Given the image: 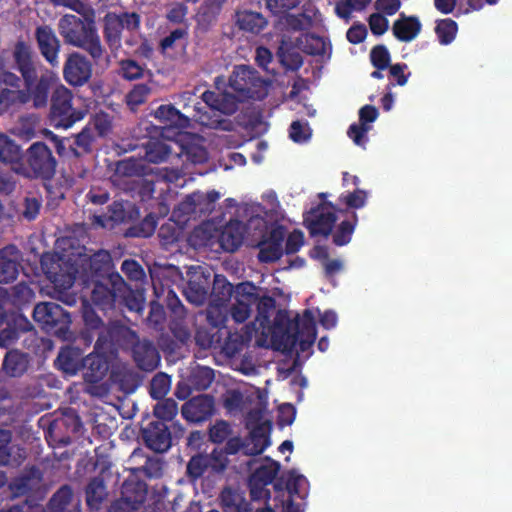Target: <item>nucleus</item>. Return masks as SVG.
I'll use <instances>...</instances> for the list:
<instances>
[{
	"label": "nucleus",
	"instance_id": "1",
	"mask_svg": "<svg viewBox=\"0 0 512 512\" xmlns=\"http://www.w3.org/2000/svg\"><path fill=\"white\" fill-rule=\"evenodd\" d=\"M213 300L207 310V318L214 326L224 324L227 319L228 306L235 322H244L251 313V307L257 303V316L253 323L256 333L264 337L273 336L275 331L271 317L274 314V300L271 297L259 299L257 289L250 283H241L235 288L224 278L214 279Z\"/></svg>",
	"mask_w": 512,
	"mask_h": 512
},
{
	"label": "nucleus",
	"instance_id": "2",
	"mask_svg": "<svg viewBox=\"0 0 512 512\" xmlns=\"http://www.w3.org/2000/svg\"><path fill=\"white\" fill-rule=\"evenodd\" d=\"M268 85L267 80L260 79L249 67L238 66L230 78L229 91L222 94L211 91L203 93L202 98L207 107L204 112L196 107L195 121L211 128L222 127L220 113H234L239 100L263 98L267 94Z\"/></svg>",
	"mask_w": 512,
	"mask_h": 512
},
{
	"label": "nucleus",
	"instance_id": "3",
	"mask_svg": "<svg viewBox=\"0 0 512 512\" xmlns=\"http://www.w3.org/2000/svg\"><path fill=\"white\" fill-rule=\"evenodd\" d=\"M321 15L315 9H306L302 14H288L284 24L292 35L284 36L278 50L281 63L288 69H297L302 64L300 51L308 54H325L329 44L322 37L304 34L306 31L321 23Z\"/></svg>",
	"mask_w": 512,
	"mask_h": 512
},
{
	"label": "nucleus",
	"instance_id": "4",
	"mask_svg": "<svg viewBox=\"0 0 512 512\" xmlns=\"http://www.w3.org/2000/svg\"><path fill=\"white\" fill-rule=\"evenodd\" d=\"M155 118L162 124L163 140H150L146 147V159L158 163L164 161L171 152H177L174 145L177 131L189 127L190 119L171 105H162L155 111Z\"/></svg>",
	"mask_w": 512,
	"mask_h": 512
},
{
	"label": "nucleus",
	"instance_id": "5",
	"mask_svg": "<svg viewBox=\"0 0 512 512\" xmlns=\"http://www.w3.org/2000/svg\"><path fill=\"white\" fill-rule=\"evenodd\" d=\"M93 260L86 254H45L41 259L42 268L47 278L61 292L69 289L76 280V274H80L78 267L86 272V267L92 265Z\"/></svg>",
	"mask_w": 512,
	"mask_h": 512
},
{
	"label": "nucleus",
	"instance_id": "6",
	"mask_svg": "<svg viewBox=\"0 0 512 512\" xmlns=\"http://www.w3.org/2000/svg\"><path fill=\"white\" fill-rule=\"evenodd\" d=\"M317 316L320 317V323L326 329L334 328L337 324V315L334 311L327 310L320 315L318 309L306 310L295 323L296 332L284 337L283 349L286 351H306L316 337L315 319Z\"/></svg>",
	"mask_w": 512,
	"mask_h": 512
},
{
	"label": "nucleus",
	"instance_id": "7",
	"mask_svg": "<svg viewBox=\"0 0 512 512\" xmlns=\"http://www.w3.org/2000/svg\"><path fill=\"white\" fill-rule=\"evenodd\" d=\"M59 32L67 43L87 50L93 58L101 57L102 46L91 21L65 15L59 21Z\"/></svg>",
	"mask_w": 512,
	"mask_h": 512
},
{
	"label": "nucleus",
	"instance_id": "8",
	"mask_svg": "<svg viewBox=\"0 0 512 512\" xmlns=\"http://www.w3.org/2000/svg\"><path fill=\"white\" fill-rule=\"evenodd\" d=\"M264 225L258 218H251L246 225L239 221L229 222L220 235V244L226 251L236 250L244 240L250 245L262 235Z\"/></svg>",
	"mask_w": 512,
	"mask_h": 512
},
{
	"label": "nucleus",
	"instance_id": "9",
	"mask_svg": "<svg viewBox=\"0 0 512 512\" xmlns=\"http://www.w3.org/2000/svg\"><path fill=\"white\" fill-rule=\"evenodd\" d=\"M26 158L29 167H24L18 162V165L13 168L16 173L26 177L48 176L54 170L55 160L52 157L51 151L43 143H34L29 148Z\"/></svg>",
	"mask_w": 512,
	"mask_h": 512
},
{
	"label": "nucleus",
	"instance_id": "10",
	"mask_svg": "<svg viewBox=\"0 0 512 512\" xmlns=\"http://www.w3.org/2000/svg\"><path fill=\"white\" fill-rule=\"evenodd\" d=\"M71 100V93L66 87L56 89L51 108V121L55 127L67 129L83 118V112L76 111Z\"/></svg>",
	"mask_w": 512,
	"mask_h": 512
},
{
	"label": "nucleus",
	"instance_id": "11",
	"mask_svg": "<svg viewBox=\"0 0 512 512\" xmlns=\"http://www.w3.org/2000/svg\"><path fill=\"white\" fill-rule=\"evenodd\" d=\"M270 425L266 420L250 431L247 439L242 442L239 438H231L227 443V453L234 454L243 451L247 455L262 453L270 445Z\"/></svg>",
	"mask_w": 512,
	"mask_h": 512
},
{
	"label": "nucleus",
	"instance_id": "12",
	"mask_svg": "<svg viewBox=\"0 0 512 512\" xmlns=\"http://www.w3.org/2000/svg\"><path fill=\"white\" fill-rule=\"evenodd\" d=\"M252 465L253 473L249 480L251 495L254 499H264L268 496L266 486L272 483L280 465L270 458L254 460Z\"/></svg>",
	"mask_w": 512,
	"mask_h": 512
},
{
	"label": "nucleus",
	"instance_id": "13",
	"mask_svg": "<svg viewBox=\"0 0 512 512\" xmlns=\"http://www.w3.org/2000/svg\"><path fill=\"white\" fill-rule=\"evenodd\" d=\"M220 198V193L210 191L208 193L195 192L187 196L174 210L173 217L183 223L189 219L190 215L208 212L212 205Z\"/></svg>",
	"mask_w": 512,
	"mask_h": 512
},
{
	"label": "nucleus",
	"instance_id": "14",
	"mask_svg": "<svg viewBox=\"0 0 512 512\" xmlns=\"http://www.w3.org/2000/svg\"><path fill=\"white\" fill-rule=\"evenodd\" d=\"M261 225H264L262 235L252 245L259 246L260 261H276L283 253L282 242L285 237V231L281 227L267 228V224L260 221Z\"/></svg>",
	"mask_w": 512,
	"mask_h": 512
},
{
	"label": "nucleus",
	"instance_id": "15",
	"mask_svg": "<svg viewBox=\"0 0 512 512\" xmlns=\"http://www.w3.org/2000/svg\"><path fill=\"white\" fill-rule=\"evenodd\" d=\"M26 83V92L23 93L22 102L33 101L35 107L44 106L47 102L48 91L57 81L58 76L51 71H45L37 79L35 71L29 77H23Z\"/></svg>",
	"mask_w": 512,
	"mask_h": 512
},
{
	"label": "nucleus",
	"instance_id": "16",
	"mask_svg": "<svg viewBox=\"0 0 512 512\" xmlns=\"http://www.w3.org/2000/svg\"><path fill=\"white\" fill-rule=\"evenodd\" d=\"M33 316L35 321L40 323L47 330H52L59 326L55 332L64 331L70 323V316L61 306L53 302L36 305Z\"/></svg>",
	"mask_w": 512,
	"mask_h": 512
},
{
	"label": "nucleus",
	"instance_id": "17",
	"mask_svg": "<svg viewBox=\"0 0 512 512\" xmlns=\"http://www.w3.org/2000/svg\"><path fill=\"white\" fill-rule=\"evenodd\" d=\"M187 285L184 294L187 300L195 305L202 304L210 285V273L201 266H192L186 272Z\"/></svg>",
	"mask_w": 512,
	"mask_h": 512
},
{
	"label": "nucleus",
	"instance_id": "18",
	"mask_svg": "<svg viewBox=\"0 0 512 512\" xmlns=\"http://www.w3.org/2000/svg\"><path fill=\"white\" fill-rule=\"evenodd\" d=\"M174 145L177 147V155H185L193 163H203L207 160V151L203 139L184 131V129L177 131V139H175Z\"/></svg>",
	"mask_w": 512,
	"mask_h": 512
},
{
	"label": "nucleus",
	"instance_id": "19",
	"mask_svg": "<svg viewBox=\"0 0 512 512\" xmlns=\"http://www.w3.org/2000/svg\"><path fill=\"white\" fill-rule=\"evenodd\" d=\"M336 210L330 205H321L309 211L305 216V224L312 235L327 236L333 223L338 218Z\"/></svg>",
	"mask_w": 512,
	"mask_h": 512
},
{
	"label": "nucleus",
	"instance_id": "20",
	"mask_svg": "<svg viewBox=\"0 0 512 512\" xmlns=\"http://www.w3.org/2000/svg\"><path fill=\"white\" fill-rule=\"evenodd\" d=\"M63 75L69 84L81 86L86 83L92 75L91 64L84 56L79 53H73L67 58Z\"/></svg>",
	"mask_w": 512,
	"mask_h": 512
},
{
	"label": "nucleus",
	"instance_id": "21",
	"mask_svg": "<svg viewBox=\"0 0 512 512\" xmlns=\"http://www.w3.org/2000/svg\"><path fill=\"white\" fill-rule=\"evenodd\" d=\"M378 111L374 106L366 105L359 111V123H354L348 130L349 137L361 147L367 143V133L371 130V124L377 119Z\"/></svg>",
	"mask_w": 512,
	"mask_h": 512
},
{
	"label": "nucleus",
	"instance_id": "22",
	"mask_svg": "<svg viewBox=\"0 0 512 512\" xmlns=\"http://www.w3.org/2000/svg\"><path fill=\"white\" fill-rule=\"evenodd\" d=\"M36 38L39 49L44 58L52 65H58V53L60 42L50 27L42 26L37 28Z\"/></svg>",
	"mask_w": 512,
	"mask_h": 512
},
{
	"label": "nucleus",
	"instance_id": "23",
	"mask_svg": "<svg viewBox=\"0 0 512 512\" xmlns=\"http://www.w3.org/2000/svg\"><path fill=\"white\" fill-rule=\"evenodd\" d=\"M213 400L207 395L195 397L182 407L183 417L190 422H201L212 414Z\"/></svg>",
	"mask_w": 512,
	"mask_h": 512
},
{
	"label": "nucleus",
	"instance_id": "24",
	"mask_svg": "<svg viewBox=\"0 0 512 512\" xmlns=\"http://www.w3.org/2000/svg\"><path fill=\"white\" fill-rule=\"evenodd\" d=\"M20 253L15 246H7L0 251V283H9L18 275Z\"/></svg>",
	"mask_w": 512,
	"mask_h": 512
},
{
	"label": "nucleus",
	"instance_id": "25",
	"mask_svg": "<svg viewBox=\"0 0 512 512\" xmlns=\"http://www.w3.org/2000/svg\"><path fill=\"white\" fill-rule=\"evenodd\" d=\"M260 208L263 217L257 215L255 218H258L262 223H266L267 228H271L272 224L282 217V210L277 196L272 191L263 194Z\"/></svg>",
	"mask_w": 512,
	"mask_h": 512
},
{
	"label": "nucleus",
	"instance_id": "26",
	"mask_svg": "<svg viewBox=\"0 0 512 512\" xmlns=\"http://www.w3.org/2000/svg\"><path fill=\"white\" fill-rule=\"evenodd\" d=\"M82 369L86 381L97 382L105 376L108 364L103 356L90 354L82 359Z\"/></svg>",
	"mask_w": 512,
	"mask_h": 512
},
{
	"label": "nucleus",
	"instance_id": "27",
	"mask_svg": "<svg viewBox=\"0 0 512 512\" xmlns=\"http://www.w3.org/2000/svg\"><path fill=\"white\" fill-rule=\"evenodd\" d=\"M210 465L215 470H222L227 464L226 457L222 453H214L209 461ZM208 465V458L206 456L198 455L193 457L188 464V473L190 476L197 478L202 475Z\"/></svg>",
	"mask_w": 512,
	"mask_h": 512
},
{
	"label": "nucleus",
	"instance_id": "28",
	"mask_svg": "<svg viewBox=\"0 0 512 512\" xmlns=\"http://www.w3.org/2000/svg\"><path fill=\"white\" fill-rule=\"evenodd\" d=\"M19 79L12 73H3V80L0 84V106L6 109L11 103L19 99L22 102L23 93L12 89L16 87Z\"/></svg>",
	"mask_w": 512,
	"mask_h": 512
},
{
	"label": "nucleus",
	"instance_id": "29",
	"mask_svg": "<svg viewBox=\"0 0 512 512\" xmlns=\"http://www.w3.org/2000/svg\"><path fill=\"white\" fill-rule=\"evenodd\" d=\"M421 30V23L418 18L410 16V17H401L398 19L393 25V33L394 35L401 41H411L413 40Z\"/></svg>",
	"mask_w": 512,
	"mask_h": 512
},
{
	"label": "nucleus",
	"instance_id": "30",
	"mask_svg": "<svg viewBox=\"0 0 512 512\" xmlns=\"http://www.w3.org/2000/svg\"><path fill=\"white\" fill-rule=\"evenodd\" d=\"M237 25L242 30L258 34L266 27L267 21L257 12L242 11L237 14Z\"/></svg>",
	"mask_w": 512,
	"mask_h": 512
},
{
	"label": "nucleus",
	"instance_id": "31",
	"mask_svg": "<svg viewBox=\"0 0 512 512\" xmlns=\"http://www.w3.org/2000/svg\"><path fill=\"white\" fill-rule=\"evenodd\" d=\"M148 446L156 452H165L171 446V436L164 424H158L154 431L147 434Z\"/></svg>",
	"mask_w": 512,
	"mask_h": 512
},
{
	"label": "nucleus",
	"instance_id": "32",
	"mask_svg": "<svg viewBox=\"0 0 512 512\" xmlns=\"http://www.w3.org/2000/svg\"><path fill=\"white\" fill-rule=\"evenodd\" d=\"M22 159L20 147L15 144L8 136L0 133V161L13 165H18Z\"/></svg>",
	"mask_w": 512,
	"mask_h": 512
},
{
	"label": "nucleus",
	"instance_id": "33",
	"mask_svg": "<svg viewBox=\"0 0 512 512\" xmlns=\"http://www.w3.org/2000/svg\"><path fill=\"white\" fill-rule=\"evenodd\" d=\"M58 367L68 375H74L80 369V355L76 350L64 349L57 358Z\"/></svg>",
	"mask_w": 512,
	"mask_h": 512
},
{
	"label": "nucleus",
	"instance_id": "34",
	"mask_svg": "<svg viewBox=\"0 0 512 512\" xmlns=\"http://www.w3.org/2000/svg\"><path fill=\"white\" fill-rule=\"evenodd\" d=\"M26 356L18 351H10L4 360V369L11 376L22 374L27 368Z\"/></svg>",
	"mask_w": 512,
	"mask_h": 512
},
{
	"label": "nucleus",
	"instance_id": "35",
	"mask_svg": "<svg viewBox=\"0 0 512 512\" xmlns=\"http://www.w3.org/2000/svg\"><path fill=\"white\" fill-rule=\"evenodd\" d=\"M14 55L22 76L29 77V74L34 72L29 47L23 43L17 44Z\"/></svg>",
	"mask_w": 512,
	"mask_h": 512
},
{
	"label": "nucleus",
	"instance_id": "36",
	"mask_svg": "<svg viewBox=\"0 0 512 512\" xmlns=\"http://www.w3.org/2000/svg\"><path fill=\"white\" fill-rule=\"evenodd\" d=\"M457 24L451 19H443L437 23L436 34L441 44H450L457 34Z\"/></svg>",
	"mask_w": 512,
	"mask_h": 512
},
{
	"label": "nucleus",
	"instance_id": "37",
	"mask_svg": "<svg viewBox=\"0 0 512 512\" xmlns=\"http://www.w3.org/2000/svg\"><path fill=\"white\" fill-rule=\"evenodd\" d=\"M120 16L116 14H108L105 17V31L107 40L111 45H117L120 38L122 28Z\"/></svg>",
	"mask_w": 512,
	"mask_h": 512
},
{
	"label": "nucleus",
	"instance_id": "38",
	"mask_svg": "<svg viewBox=\"0 0 512 512\" xmlns=\"http://www.w3.org/2000/svg\"><path fill=\"white\" fill-rule=\"evenodd\" d=\"M312 131L307 122L294 121L290 125L289 137L298 144L306 143L310 140Z\"/></svg>",
	"mask_w": 512,
	"mask_h": 512
},
{
	"label": "nucleus",
	"instance_id": "39",
	"mask_svg": "<svg viewBox=\"0 0 512 512\" xmlns=\"http://www.w3.org/2000/svg\"><path fill=\"white\" fill-rule=\"evenodd\" d=\"M371 0H342L336 4L335 12L343 19H348L353 10L364 9Z\"/></svg>",
	"mask_w": 512,
	"mask_h": 512
},
{
	"label": "nucleus",
	"instance_id": "40",
	"mask_svg": "<svg viewBox=\"0 0 512 512\" xmlns=\"http://www.w3.org/2000/svg\"><path fill=\"white\" fill-rule=\"evenodd\" d=\"M356 216L353 214V221L343 220L334 234L335 244L342 246L350 242L354 231Z\"/></svg>",
	"mask_w": 512,
	"mask_h": 512
},
{
	"label": "nucleus",
	"instance_id": "41",
	"mask_svg": "<svg viewBox=\"0 0 512 512\" xmlns=\"http://www.w3.org/2000/svg\"><path fill=\"white\" fill-rule=\"evenodd\" d=\"M170 387V378L166 374H157L151 382V396L155 399H160L169 392Z\"/></svg>",
	"mask_w": 512,
	"mask_h": 512
},
{
	"label": "nucleus",
	"instance_id": "42",
	"mask_svg": "<svg viewBox=\"0 0 512 512\" xmlns=\"http://www.w3.org/2000/svg\"><path fill=\"white\" fill-rule=\"evenodd\" d=\"M177 411V404L172 399L159 402L154 408L155 416L164 421L172 420L176 416Z\"/></svg>",
	"mask_w": 512,
	"mask_h": 512
},
{
	"label": "nucleus",
	"instance_id": "43",
	"mask_svg": "<svg viewBox=\"0 0 512 512\" xmlns=\"http://www.w3.org/2000/svg\"><path fill=\"white\" fill-rule=\"evenodd\" d=\"M287 487L290 493L298 494L303 497L308 487V481L303 475L296 471H291L289 473Z\"/></svg>",
	"mask_w": 512,
	"mask_h": 512
},
{
	"label": "nucleus",
	"instance_id": "44",
	"mask_svg": "<svg viewBox=\"0 0 512 512\" xmlns=\"http://www.w3.org/2000/svg\"><path fill=\"white\" fill-rule=\"evenodd\" d=\"M143 73L144 68L134 60L127 59L120 62V74L128 80L137 79Z\"/></svg>",
	"mask_w": 512,
	"mask_h": 512
},
{
	"label": "nucleus",
	"instance_id": "45",
	"mask_svg": "<svg viewBox=\"0 0 512 512\" xmlns=\"http://www.w3.org/2000/svg\"><path fill=\"white\" fill-rule=\"evenodd\" d=\"M105 495V488L100 480H93L87 488V503L96 507Z\"/></svg>",
	"mask_w": 512,
	"mask_h": 512
},
{
	"label": "nucleus",
	"instance_id": "46",
	"mask_svg": "<svg viewBox=\"0 0 512 512\" xmlns=\"http://www.w3.org/2000/svg\"><path fill=\"white\" fill-rule=\"evenodd\" d=\"M72 493L67 487L60 489L51 499L50 508L53 512H64L65 506L69 503Z\"/></svg>",
	"mask_w": 512,
	"mask_h": 512
},
{
	"label": "nucleus",
	"instance_id": "47",
	"mask_svg": "<svg viewBox=\"0 0 512 512\" xmlns=\"http://www.w3.org/2000/svg\"><path fill=\"white\" fill-rule=\"evenodd\" d=\"M150 93V88L147 85L141 84L133 88L127 96L128 105L134 109L139 104L143 103Z\"/></svg>",
	"mask_w": 512,
	"mask_h": 512
},
{
	"label": "nucleus",
	"instance_id": "48",
	"mask_svg": "<svg viewBox=\"0 0 512 512\" xmlns=\"http://www.w3.org/2000/svg\"><path fill=\"white\" fill-rule=\"evenodd\" d=\"M370 57L372 64L378 69L386 68L390 62V54L384 46L374 47Z\"/></svg>",
	"mask_w": 512,
	"mask_h": 512
},
{
	"label": "nucleus",
	"instance_id": "49",
	"mask_svg": "<svg viewBox=\"0 0 512 512\" xmlns=\"http://www.w3.org/2000/svg\"><path fill=\"white\" fill-rule=\"evenodd\" d=\"M368 193L364 190L357 189L353 193L342 196L343 202L351 208H361L365 205Z\"/></svg>",
	"mask_w": 512,
	"mask_h": 512
},
{
	"label": "nucleus",
	"instance_id": "50",
	"mask_svg": "<svg viewBox=\"0 0 512 512\" xmlns=\"http://www.w3.org/2000/svg\"><path fill=\"white\" fill-rule=\"evenodd\" d=\"M371 31L376 35H382L389 27V22L380 12L373 13L369 18Z\"/></svg>",
	"mask_w": 512,
	"mask_h": 512
},
{
	"label": "nucleus",
	"instance_id": "51",
	"mask_svg": "<svg viewBox=\"0 0 512 512\" xmlns=\"http://www.w3.org/2000/svg\"><path fill=\"white\" fill-rule=\"evenodd\" d=\"M210 439L213 442L221 443L230 435L228 423L219 421L210 428Z\"/></svg>",
	"mask_w": 512,
	"mask_h": 512
},
{
	"label": "nucleus",
	"instance_id": "52",
	"mask_svg": "<svg viewBox=\"0 0 512 512\" xmlns=\"http://www.w3.org/2000/svg\"><path fill=\"white\" fill-rule=\"evenodd\" d=\"M91 125L99 136H105L111 129V121L106 114H97Z\"/></svg>",
	"mask_w": 512,
	"mask_h": 512
},
{
	"label": "nucleus",
	"instance_id": "53",
	"mask_svg": "<svg viewBox=\"0 0 512 512\" xmlns=\"http://www.w3.org/2000/svg\"><path fill=\"white\" fill-rule=\"evenodd\" d=\"M366 35L367 30L363 24L353 25L347 31V39L353 44H358L362 42L365 39Z\"/></svg>",
	"mask_w": 512,
	"mask_h": 512
},
{
	"label": "nucleus",
	"instance_id": "54",
	"mask_svg": "<svg viewBox=\"0 0 512 512\" xmlns=\"http://www.w3.org/2000/svg\"><path fill=\"white\" fill-rule=\"evenodd\" d=\"M303 233L301 231H293L287 239L286 242V252L294 253L299 250V248L303 245Z\"/></svg>",
	"mask_w": 512,
	"mask_h": 512
},
{
	"label": "nucleus",
	"instance_id": "55",
	"mask_svg": "<svg viewBox=\"0 0 512 512\" xmlns=\"http://www.w3.org/2000/svg\"><path fill=\"white\" fill-rule=\"evenodd\" d=\"M221 500L224 506L233 507L235 506L237 510L240 509V505L242 502V498L239 494L234 493L230 489H225L221 494Z\"/></svg>",
	"mask_w": 512,
	"mask_h": 512
},
{
	"label": "nucleus",
	"instance_id": "56",
	"mask_svg": "<svg viewBox=\"0 0 512 512\" xmlns=\"http://www.w3.org/2000/svg\"><path fill=\"white\" fill-rule=\"evenodd\" d=\"M376 8L386 15L395 14L400 8L399 0H377Z\"/></svg>",
	"mask_w": 512,
	"mask_h": 512
},
{
	"label": "nucleus",
	"instance_id": "57",
	"mask_svg": "<svg viewBox=\"0 0 512 512\" xmlns=\"http://www.w3.org/2000/svg\"><path fill=\"white\" fill-rule=\"evenodd\" d=\"M299 0H267V5L274 13L295 7Z\"/></svg>",
	"mask_w": 512,
	"mask_h": 512
},
{
	"label": "nucleus",
	"instance_id": "58",
	"mask_svg": "<svg viewBox=\"0 0 512 512\" xmlns=\"http://www.w3.org/2000/svg\"><path fill=\"white\" fill-rule=\"evenodd\" d=\"M122 271L131 279L138 280L142 277L143 271L140 266L133 260H126L122 263Z\"/></svg>",
	"mask_w": 512,
	"mask_h": 512
},
{
	"label": "nucleus",
	"instance_id": "59",
	"mask_svg": "<svg viewBox=\"0 0 512 512\" xmlns=\"http://www.w3.org/2000/svg\"><path fill=\"white\" fill-rule=\"evenodd\" d=\"M35 119L23 122L14 128V133L21 138L30 139L34 135Z\"/></svg>",
	"mask_w": 512,
	"mask_h": 512
},
{
	"label": "nucleus",
	"instance_id": "60",
	"mask_svg": "<svg viewBox=\"0 0 512 512\" xmlns=\"http://www.w3.org/2000/svg\"><path fill=\"white\" fill-rule=\"evenodd\" d=\"M407 65L395 64L390 67V75L396 80L397 84L403 86L407 83L408 77L405 74Z\"/></svg>",
	"mask_w": 512,
	"mask_h": 512
},
{
	"label": "nucleus",
	"instance_id": "61",
	"mask_svg": "<svg viewBox=\"0 0 512 512\" xmlns=\"http://www.w3.org/2000/svg\"><path fill=\"white\" fill-rule=\"evenodd\" d=\"M281 425H290L295 419L294 407L290 404H283L279 408Z\"/></svg>",
	"mask_w": 512,
	"mask_h": 512
},
{
	"label": "nucleus",
	"instance_id": "62",
	"mask_svg": "<svg viewBox=\"0 0 512 512\" xmlns=\"http://www.w3.org/2000/svg\"><path fill=\"white\" fill-rule=\"evenodd\" d=\"M136 360H137L139 366L145 370L154 369L158 363V357H157L155 349H153V348L147 349V360H140L138 357H136Z\"/></svg>",
	"mask_w": 512,
	"mask_h": 512
},
{
	"label": "nucleus",
	"instance_id": "63",
	"mask_svg": "<svg viewBox=\"0 0 512 512\" xmlns=\"http://www.w3.org/2000/svg\"><path fill=\"white\" fill-rule=\"evenodd\" d=\"M126 305L131 311L141 312L144 308V297L142 293L131 294L126 298Z\"/></svg>",
	"mask_w": 512,
	"mask_h": 512
},
{
	"label": "nucleus",
	"instance_id": "64",
	"mask_svg": "<svg viewBox=\"0 0 512 512\" xmlns=\"http://www.w3.org/2000/svg\"><path fill=\"white\" fill-rule=\"evenodd\" d=\"M122 28L134 30L139 26V17L135 13H125L120 16Z\"/></svg>",
	"mask_w": 512,
	"mask_h": 512
}]
</instances>
